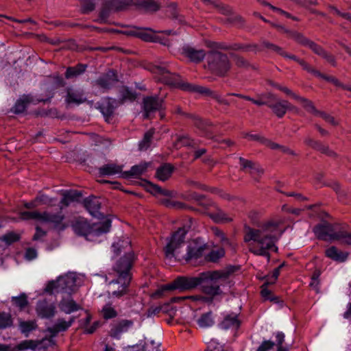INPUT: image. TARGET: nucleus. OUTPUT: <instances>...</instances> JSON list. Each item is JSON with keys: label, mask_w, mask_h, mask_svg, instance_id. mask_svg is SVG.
I'll use <instances>...</instances> for the list:
<instances>
[{"label": "nucleus", "mask_w": 351, "mask_h": 351, "mask_svg": "<svg viewBox=\"0 0 351 351\" xmlns=\"http://www.w3.org/2000/svg\"><path fill=\"white\" fill-rule=\"evenodd\" d=\"M228 272L222 271H206L201 273L197 277H179L175 279L171 284L165 285L156 291L155 297L161 296L165 291L178 289L181 291L191 290L200 285L203 282L209 280H217L227 276Z\"/></svg>", "instance_id": "nucleus-4"}, {"label": "nucleus", "mask_w": 351, "mask_h": 351, "mask_svg": "<svg viewBox=\"0 0 351 351\" xmlns=\"http://www.w3.org/2000/svg\"><path fill=\"white\" fill-rule=\"evenodd\" d=\"M149 70L155 75V77L157 80L164 84L180 88L183 90L210 95L215 98L221 104L226 106L230 105V102L227 99L221 97L219 95L213 92L209 88L197 84L183 82L181 80L180 75L176 73H170L165 67L152 65L149 66Z\"/></svg>", "instance_id": "nucleus-3"}, {"label": "nucleus", "mask_w": 351, "mask_h": 351, "mask_svg": "<svg viewBox=\"0 0 351 351\" xmlns=\"http://www.w3.org/2000/svg\"><path fill=\"white\" fill-rule=\"evenodd\" d=\"M116 107V101L110 98L104 99L99 104V109L106 120L113 114Z\"/></svg>", "instance_id": "nucleus-27"}, {"label": "nucleus", "mask_w": 351, "mask_h": 351, "mask_svg": "<svg viewBox=\"0 0 351 351\" xmlns=\"http://www.w3.org/2000/svg\"><path fill=\"white\" fill-rule=\"evenodd\" d=\"M267 47L269 49H270L271 50L276 51L277 53H279L282 56H287L291 59H293V60H296L303 67L304 69L306 70L309 73H311L314 75H315L317 77H322L323 76V74H322L319 71L315 70V69L312 68L304 60L298 59L295 56H287V54L283 53L282 51L281 48L278 45H267Z\"/></svg>", "instance_id": "nucleus-21"}, {"label": "nucleus", "mask_w": 351, "mask_h": 351, "mask_svg": "<svg viewBox=\"0 0 351 351\" xmlns=\"http://www.w3.org/2000/svg\"><path fill=\"white\" fill-rule=\"evenodd\" d=\"M215 271H226L228 272L227 276L220 278L217 280H209L208 281L203 282L200 285H202V291L206 295H209L211 298H214L215 296L219 295L222 293V291L221 290L220 286L218 285V283L226 280L229 276L235 271V268L234 267H229L224 269L216 270Z\"/></svg>", "instance_id": "nucleus-9"}, {"label": "nucleus", "mask_w": 351, "mask_h": 351, "mask_svg": "<svg viewBox=\"0 0 351 351\" xmlns=\"http://www.w3.org/2000/svg\"><path fill=\"white\" fill-rule=\"evenodd\" d=\"M36 310L38 316L43 318H50L55 315L56 306L46 300H40L37 303Z\"/></svg>", "instance_id": "nucleus-19"}, {"label": "nucleus", "mask_w": 351, "mask_h": 351, "mask_svg": "<svg viewBox=\"0 0 351 351\" xmlns=\"http://www.w3.org/2000/svg\"><path fill=\"white\" fill-rule=\"evenodd\" d=\"M193 123L194 125L198 128L199 130L203 131L205 134V136L208 138H212L209 134L208 128L212 125V123L209 121H205L202 120L199 118L194 117L193 118Z\"/></svg>", "instance_id": "nucleus-43"}, {"label": "nucleus", "mask_w": 351, "mask_h": 351, "mask_svg": "<svg viewBox=\"0 0 351 351\" xmlns=\"http://www.w3.org/2000/svg\"><path fill=\"white\" fill-rule=\"evenodd\" d=\"M154 134V130L153 129H151L148 130L144 135V137L141 141L139 143V149L141 150H145L147 149L151 141L153 138Z\"/></svg>", "instance_id": "nucleus-50"}, {"label": "nucleus", "mask_w": 351, "mask_h": 351, "mask_svg": "<svg viewBox=\"0 0 351 351\" xmlns=\"http://www.w3.org/2000/svg\"><path fill=\"white\" fill-rule=\"evenodd\" d=\"M38 348V342L36 340H23L17 344L12 351H25L27 350H36Z\"/></svg>", "instance_id": "nucleus-36"}, {"label": "nucleus", "mask_w": 351, "mask_h": 351, "mask_svg": "<svg viewBox=\"0 0 351 351\" xmlns=\"http://www.w3.org/2000/svg\"><path fill=\"white\" fill-rule=\"evenodd\" d=\"M182 51L186 57L190 59L191 61L195 62H201L206 56V54L209 53V51L197 48L192 45L184 46L182 49Z\"/></svg>", "instance_id": "nucleus-18"}, {"label": "nucleus", "mask_w": 351, "mask_h": 351, "mask_svg": "<svg viewBox=\"0 0 351 351\" xmlns=\"http://www.w3.org/2000/svg\"><path fill=\"white\" fill-rule=\"evenodd\" d=\"M225 252L223 249H219L217 250H213L211 251L208 256L207 258L208 261L212 262H216L220 258L223 256Z\"/></svg>", "instance_id": "nucleus-58"}, {"label": "nucleus", "mask_w": 351, "mask_h": 351, "mask_svg": "<svg viewBox=\"0 0 351 351\" xmlns=\"http://www.w3.org/2000/svg\"><path fill=\"white\" fill-rule=\"evenodd\" d=\"M284 221L282 218L276 217L263 223L257 228L245 227L243 241L248 244L249 251L256 256H265L269 261V251L278 252L276 243L282 234L279 228Z\"/></svg>", "instance_id": "nucleus-1"}, {"label": "nucleus", "mask_w": 351, "mask_h": 351, "mask_svg": "<svg viewBox=\"0 0 351 351\" xmlns=\"http://www.w3.org/2000/svg\"><path fill=\"white\" fill-rule=\"evenodd\" d=\"M246 137H248L250 140L260 141L262 144L265 145V146L269 147L271 149H275L278 147H279V144L274 143L269 139H267L263 136H261L258 134H246Z\"/></svg>", "instance_id": "nucleus-41"}, {"label": "nucleus", "mask_w": 351, "mask_h": 351, "mask_svg": "<svg viewBox=\"0 0 351 351\" xmlns=\"http://www.w3.org/2000/svg\"><path fill=\"white\" fill-rule=\"evenodd\" d=\"M112 250L116 255L121 256L113 267L116 279L112 280L110 284L119 285L117 290L112 291V295L121 297L127 293L128 287L131 282V269L135 261V255L132 250L131 241L128 238L119 239L112 244Z\"/></svg>", "instance_id": "nucleus-2"}, {"label": "nucleus", "mask_w": 351, "mask_h": 351, "mask_svg": "<svg viewBox=\"0 0 351 351\" xmlns=\"http://www.w3.org/2000/svg\"><path fill=\"white\" fill-rule=\"evenodd\" d=\"M32 101V98L29 96L24 95L18 99L13 107V112L14 113H21L26 109L27 106Z\"/></svg>", "instance_id": "nucleus-37"}, {"label": "nucleus", "mask_w": 351, "mask_h": 351, "mask_svg": "<svg viewBox=\"0 0 351 351\" xmlns=\"http://www.w3.org/2000/svg\"><path fill=\"white\" fill-rule=\"evenodd\" d=\"M277 27L282 32L287 33L289 38L291 39V41L292 42L300 43L302 44H313V42H310L306 37L300 33L289 32L280 25L278 26Z\"/></svg>", "instance_id": "nucleus-31"}, {"label": "nucleus", "mask_w": 351, "mask_h": 351, "mask_svg": "<svg viewBox=\"0 0 351 351\" xmlns=\"http://www.w3.org/2000/svg\"><path fill=\"white\" fill-rule=\"evenodd\" d=\"M74 320V317H71L69 321L58 319L53 326L47 328V331L52 337H56L58 333L66 330L72 325Z\"/></svg>", "instance_id": "nucleus-22"}, {"label": "nucleus", "mask_w": 351, "mask_h": 351, "mask_svg": "<svg viewBox=\"0 0 351 351\" xmlns=\"http://www.w3.org/2000/svg\"><path fill=\"white\" fill-rule=\"evenodd\" d=\"M75 278L74 274H69L63 276H60L56 281L51 282L48 286V290L57 289L69 293L73 290L75 286Z\"/></svg>", "instance_id": "nucleus-13"}, {"label": "nucleus", "mask_w": 351, "mask_h": 351, "mask_svg": "<svg viewBox=\"0 0 351 351\" xmlns=\"http://www.w3.org/2000/svg\"><path fill=\"white\" fill-rule=\"evenodd\" d=\"M311 50L314 51L317 55L320 56L321 57L325 58L330 63H334L335 60L332 56L328 54L326 51L324 50V49L322 47V45H309Z\"/></svg>", "instance_id": "nucleus-48"}, {"label": "nucleus", "mask_w": 351, "mask_h": 351, "mask_svg": "<svg viewBox=\"0 0 351 351\" xmlns=\"http://www.w3.org/2000/svg\"><path fill=\"white\" fill-rule=\"evenodd\" d=\"M19 235L14 232H8L1 237V240L7 244H11L19 239Z\"/></svg>", "instance_id": "nucleus-59"}, {"label": "nucleus", "mask_w": 351, "mask_h": 351, "mask_svg": "<svg viewBox=\"0 0 351 351\" xmlns=\"http://www.w3.org/2000/svg\"><path fill=\"white\" fill-rule=\"evenodd\" d=\"M158 347V343H156L154 341H151L145 343L142 351H160Z\"/></svg>", "instance_id": "nucleus-64"}, {"label": "nucleus", "mask_w": 351, "mask_h": 351, "mask_svg": "<svg viewBox=\"0 0 351 351\" xmlns=\"http://www.w3.org/2000/svg\"><path fill=\"white\" fill-rule=\"evenodd\" d=\"M37 327L38 325L35 320L24 321L20 319L19 322V328L21 332L26 337L29 336L31 332L35 330Z\"/></svg>", "instance_id": "nucleus-33"}, {"label": "nucleus", "mask_w": 351, "mask_h": 351, "mask_svg": "<svg viewBox=\"0 0 351 351\" xmlns=\"http://www.w3.org/2000/svg\"><path fill=\"white\" fill-rule=\"evenodd\" d=\"M13 321L10 313L0 312V330L9 328L12 326Z\"/></svg>", "instance_id": "nucleus-49"}, {"label": "nucleus", "mask_w": 351, "mask_h": 351, "mask_svg": "<svg viewBox=\"0 0 351 351\" xmlns=\"http://www.w3.org/2000/svg\"><path fill=\"white\" fill-rule=\"evenodd\" d=\"M206 248V245L199 238L189 242L186 247V253L184 256L187 263L196 261L203 256Z\"/></svg>", "instance_id": "nucleus-11"}, {"label": "nucleus", "mask_w": 351, "mask_h": 351, "mask_svg": "<svg viewBox=\"0 0 351 351\" xmlns=\"http://www.w3.org/2000/svg\"><path fill=\"white\" fill-rule=\"evenodd\" d=\"M174 167L169 163H165L160 166L156 172V177L160 181L167 180L171 176Z\"/></svg>", "instance_id": "nucleus-26"}, {"label": "nucleus", "mask_w": 351, "mask_h": 351, "mask_svg": "<svg viewBox=\"0 0 351 351\" xmlns=\"http://www.w3.org/2000/svg\"><path fill=\"white\" fill-rule=\"evenodd\" d=\"M101 314L105 319H112L118 315L117 311L111 304H107L103 306Z\"/></svg>", "instance_id": "nucleus-47"}, {"label": "nucleus", "mask_w": 351, "mask_h": 351, "mask_svg": "<svg viewBox=\"0 0 351 351\" xmlns=\"http://www.w3.org/2000/svg\"><path fill=\"white\" fill-rule=\"evenodd\" d=\"M81 193L77 191H66L62 193V198L60 201V208L68 206L71 203L77 201L81 197Z\"/></svg>", "instance_id": "nucleus-28"}, {"label": "nucleus", "mask_w": 351, "mask_h": 351, "mask_svg": "<svg viewBox=\"0 0 351 351\" xmlns=\"http://www.w3.org/2000/svg\"><path fill=\"white\" fill-rule=\"evenodd\" d=\"M192 220H189V225H184L173 232L171 237L168 239L167 243L164 247L165 257L167 258H177L180 256V248L184 243V239L186 233L191 228Z\"/></svg>", "instance_id": "nucleus-6"}, {"label": "nucleus", "mask_w": 351, "mask_h": 351, "mask_svg": "<svg viewBox=\"0 0 351 351\" xmlns=\"http://www.w3.org/2000/svg\"><path fill=\"white\" fill-rule=\"evenodd\" d=\"M123 167L116 165L114 163H108L103 165L99 169V173L101 176H112L115 175H120L123 177V172L122 171Z\"/></svg>", "instance_id": "nucleus-23"}, {"label": "nucleus", "mask_w": 351, "mask_h": 351, "mask_svg": "<svg viewBox=\"0 0 351 351\" xmlns=\"http://www.w3.org/2000/svg\"><path fill=\"white\" fill-rule=\"evenodd\" d=\"M86 101V95L83 90L73 87L66 88L65 102L68 104H77L84 103Z\"/></svg>", "instance_id": "nucleus-16"}, {"label": "nucleus", "mask_w": 351, "mask_h": 351, "mask_svg": "<svg viewBox=\"0 0 351 351\" xmlns=\"http://www.w3.org/2000/svg\"><path fill=\"white\" fill-rule=\"evenodd\" d=\"M64 219V216L60 213H50L48 212L43 213V221L45 223H53L56 227H58L61 225L62 221Z\"/></svg>", "instance_id": "nucleus-34"}, {"label": "nucleus", "mask_w": 351, "mask_h": 351, "mask_svg": "<svg viewBox=\"0 0 351 351\" xmlns=\"http://www.w3.org/2000/svg\"><path fill=\"white\" fill-rule=\"evenodd\" d=\"M134 322L130 319H121L114 323L110 330V335L112 337L119 339L123 333L127 332L132 328Z\"/></svg>", "instance_id": "nucleus-17"}, {"label": "nucleus", "mask_w": 351, "mask_h": 351, "mask_svg": "<svg viewBox=\"0 0 351 351\" xmlns=\"http://www.w3.org/2000/svg\"><path fill=\"white\" fill-rule=\"evenodd\" d=\"M54 337L51 335V337L49 339H43L42 340H36L38 342V350H47L50 347L55 346V341L53 340Z\"/></svg>", "instance_id": "nucleus-52"}, {"label": "nucleus", "mask_w": 351, "mask_h": 351, "mask_svg": "<svg viewBox=\"0 0 351 351\" xmlns=\"http://www.w3.org/2000/svg\"><path fill=\"white\" fill-rule=\"evenodd\" d=\"M313 232L318 239L324 241L341 240L342 237L340 232H335L334 226L327 222L315 226Z\"/></svg>", "instance_id": "nucleus-12"}, {"label": "nucleus", "mask_w": 351, "mask_h": 351, "mask_svg": "<svg viewBox=\"0 0 351 351\" xmlns=\"http://www.w3.org/2000/svg\"><path fill=\"white\" fill-rule=\"evenodd\" d=\"M197 324L201 328L210 327L214 324V320L211 313L203 314L197 320Z\"/></svg>", "instance_id": "nucleus-46"}, {"label": "nucleus", "mask_w": 351, "mask_h": 351, "mask_svg": "<svg viewBox=\"0 0 351 351\" xmlns=\"http://www.w3.org/2000/svg\"><path fill=\"white\" fill-rule=\"evenodd\" d=\"M84 205L91 215L94 217H97L99 215V210L100 209L101 202L98 197H87L84 201Z\"/></svg>", "instance_id": "nucleus-24"}, {"label": "nucleus", "mask_w": 351, "mask_h": 351, "mask_svg": "<svg viewBox=\"0 0 351 351\" xmlns=\"http://www.w3.org/2000/svg\"><path fill=\"white\" fill-rule=\"evenodd\" d=\"M121 97L123 101H133L136 98V95L134 92L129 90L128 88H123L121 91Z\"/></svg>", "instance_id": "nucleus-63"}, {"label": "nucleus", "mask_w": 351, "mask_h": 351, "mask_svg": "<svg viewBox=\"0 0 351 351\" xmlns=\"http://www.w3.org/2000/svg\"><path fill=\"white\" fill-rule=\"evenodd\" d=\"M208 69L219 76H224L230 68L226 55L219 51H211L206 56Z\"/></svg>", "instance_id": "nucleus-8"}, {"label": "nucleus", "mask_w": 351, "mask_h": 351, "mask_svg": "<svg viewBox=\"0 0 351 351\" xmlns=\"http://www.w3.org/2000/svg\"><path fill=\"white\" fill-rule=\"evenodd\" d=\"M294 99L297 101H298L302 107L305 108V110L315 115H316L317 112H318L317 110H316L315 107L314 106L313 102L304 97H302L299 95H294Z\"/></svg>", "instance_id": "nucleus-40"}, {"label": "nucleus", "mask_w": 351, "mask_h": 351, "mask_svg": "<svg viewBox=\"0 0 351 351\" xmlns=\"http://www.w3.org/2000/svg\"><path fill=\"white\" fill-rule=\"evenodd\" d=\"M270 285L269 283H267L265 282L262 286H261V296L267 300L274 301L276 300V298L272 295L270 290L268 289L267 287Z\"/></svg>", "instance_id": "nucleus-55"}, {"label": "nucleus", "mask_w": 351, "mask_h": 351, "mask_svg": "<svg viewBox=\"0 0 351 351\" xmlns=\"http://www.w3.org/2000/svg\"><path fill=\"white\" fill-rule=\"evenodd\" d=\"M149 165L150 163L149 162H141L138 165H134L130 171L123 172V178L138 177L145 172Z\"/></svg>", "instance_id": "nucleus-30"}, {"label": "nucleus", "mask_w": 351, "mask_h": 351, "mask_svg": "<svg viewBox=\"0 0 351 351\" xmlns=\"http://www.w3.org/2000/svg\"><path fill=\"white\" fill-rule=\"evenodd\" d=\"M132 3V0H111L109 4L110 10H121Z\"/></svg>", "instance_id": "nucleus-44"}, {"label": "nucleus", "mask_w": 351, "mask_h": 351, "mask_svg": "<svg viewBox=\"0 0 351 351\" xmlns=\"http://www.w3.org/2000/svg\"><path fill=\"white\" fill-rule=\"evenodd\" d=\"M193 123L194 125L198 128L199 130L203 131L205 134V136L208 138H212L209 134L208 128L212 125V123L209 121H205L202 120L199 118L194 117L193 118Z\"/></svg>", "instance_id": "nucleus-42"}, {"label": "nucleus", "mask_w": 351, "mask_h": 351, "mask_svg": "<svg viewBox=\"0 0 351 351\" xmlns=\"http://www.w3.org/2000/svg\"><path fill=\"white\" fill-rule=\"evenodd\" d=\"M276 343L270 340L263 341L261 344L257 348L256 351H270L274 349Z\"/></svg>", "instance_id": "nucleus-61"}, {"label": "nucleus", "mask_w": 351, "mask_h": 351, "mask_svg": "<svg viewBox=\"0 0 351 351\" xmlns=\"http://www.w3.org/2000/svg\"><path fill=\"white\" fill-rule=\"evenodd\" d=\"M125 34L135 38H140L145 43H156L163 44L169 42L170 36L177 35V32L173 30H165L156 32L151 28H143L134 27L125 32Z\"/></svg>", "instance_id": "nucleus-5"}, {"label": "nucleus", "mask_w": 351, "mask_h": 351, "mask_svg": "<svg viewBox=\"0 0 351 351\" xmlns=\"http://www.w3.org/2000/svg\"><path fill=\"white\" fill-rule=\"evenodd\" d=\"M315 116H318L322 117L324 120H325L326 122L330 123L331 125L336 126L339 124L338 121L335 119V118L331 116L330 114H328L324 112L319 111L317 112Z\"/></svg>", "instance_id": "nucleus-60"}, {"label": "nucleus", "mask_w": 351, "mask_h": 351, "mask_svg": "<svg viewBox=\"0 0 351 351\" xmlns=\"http://www.w3.org/2000/svg\"><path fill=\"white\" fill-rule=\"evenodd\" d=\"M163 100L158 97H147L143 99L144 117L149 118L151 113L159 110L162 107Z\"/></svg>", "instance_id": "nucleus-15"}, {"label": "nucleus", "mask_w": 351, "mask_h": 351, "mask_svg": "<svg viewBox=\"0 0 351 351\" xmlns=\"http://www.w3.org/2000/svg\"><path fill=\"white\" fill-rule=\"evenodd\" d=\"M263 97L269 99L268 107L278 118L283 117L288 110L298 111L288 101L278 98L271 93L264 95Z\"/></svg>", "instance_id": "nucleus-10"}, {"label": "nucleus", "mask_w": 351, "mask_h": 351, "mask_svg": "<svg viewBox=\"0 0 351 351\" xmlns=\"http://www.w3.org/2000/svg\"><path fill=\"white\" fill-rule=\"evenodd\" d=\"M110 227L111 220L109 219H105L99 225L93 224L90 226L87 221L84 219H79L73 224L74 232L78 235L84 237H87L91 234H100L106 233L110 230Z\"/></svg>", "instance_id": "nucleus-7"}, {"label": "nucleus", "mask_w": 351, "mask_h": 351, "mask_svg": "<svg viewBox=\"0 0 351 351\" xmlns=\"http://www.w3.org/2000/svg\"><path fill=\"white\" fill-rule=\"evenodd\" d=\"M240 322L237 319L236 315H229L225 317L223 320L220 324V326L223 329H228L231 327L238 328Z\"/></svg>", "instance_id": "nucleus-38"}, {"label": "nucleus", "mask_w": 351, "mask_h": 351, "mask_svg": "<svg viewBox=\"0 0 351 351\" xmlns=\"http://www.w3.org/2000/svg\"><path fill=\"white\" fill-rule=\"evenodd\" d=\"M165 3H167V12L169 13L170 16L173 19H178L179 14L177 9V3L175 2H169L165 0Z\"/></svg>", "instance_id": "nucleus-57"}, {"label": "nucleus", "mask_w": 351, "mask_h": 351, "mask_svg": "<svg viewBox=\"0 0 351 351\" xmlns=\"http://www.w3.org/2000/svg\"><path fill=\"white\" fill-rule=\"evenodd\" d=\"M148 190H149V191L151 193H153L154 195L162 194V195H167V196H169L171 195V192L170 191H167V190H163L160 187H159L158 186L154 185V184H150L149 186V189Z\"/></svg>", "instance_id": "nucleus-62"}, {"label": "nucleus", "mask_w": 351, "mask_h": 351, "mask_svg": "<svg viewBox=\"0 0 351 351\" xmlns=\"http://www.w3.org/2000/svg\"><path fill=\"white\" fill-rule=\"evenodd\" d=\"M86 68V65L79 64L75 66L69 67L65 73V77L67 79L73 78L83 73Z\"/></svg>", "instance_id": "nucleus-39"}, {"label": "nucleus", "mask_w": 351, "mask_h": 351, "mask_svg": "<svg viewBox=\"0 0 351 351\" xmlns=\"http://www.w3.org/2000/svg\"><path fill=\"white\" fill-rule=\"evenodd\" d=\"M20 217L23 220L34 219L42 222L43 213L37 210L23 211L20 213Z\"/></svg>", "instance_id": "nucleus-45"}, {"label": "nucleus", "mask_w": 351, "mask_h": 351, "mask_svg": "<svg viewBox=\"0 0 351 351\" xmlns=\"http://www.w3.org/2000/svg\"><path fill=\"white\" fill-rule=\"evenodd\" d=\"M119 81L117 72L109 70L95 80V84L104 90L110 89Z\"/></svg>", "instance_id": "nucleus-14"}, {"label": "nucleus", "mask_w": 351, "mask_h": 351, "mask_svg": "<svg viewBox=\"0 0 351 351\" xmlns=\"http://www.w3.org/2000/svg\"><path fill=\"white\" fill-rule=\"evenodd\" d=\"M165 0H142L139 3L140 6L147 12H156L160 9Z\"/></svg>", "instance_id": "nucleus-35"}, {"label": "nucleus", "mask_w": 351, "mask_h": 351, "mask_svg": "<svg viewBox=\"0 0 351 351\" xmlns=\"http://www.w3.org/2000/svg\"><path fill=\"white\" fill-rule=\"evenodd\" d=\"M231 57L238 67L245 68L248 66L247 61L237 53H232Z\"/></svg>", "instance_id": "nucleus-56"}, {"label": "nucleus", "mask_w": 351, "mask_h": 351, "mask_svg": "<svg viewBox=\"0 0 351 351\" xmlns=\"http://www.w3.org/2000/svg\"><path fill=\"white\" fill-rule=\"evenodd\" d=\"M325 254L327 257L333 261L339 262L345 261L347 259L348 255L347 253H344L338 250V249L335 246H332L328 248L326 250Z\"/></svg>", "instance_id": "nucleus-32"}, {"label": "nucleus", "mask_w": 351, "mask_h": 351, "mask_svg": "<svg viewBox=\"0 0 351 351\" xmlns=\"http://www.w3.org/2000/svg\"><path fill=\"white\" fill-rule=\"evenodd\" d=\"M82 12L87 14L95 8V0H81Z\"/></svg>", "instance_id": "nucleus-53"}, {"label": "nucleus", "mask_w": 351, "mask_h": 351, "mask_svg": "<svg viewBox=\"0 0 351 351\" xmlns=\"http://www.w3.org/2000/svg\"><path fill=\"white\" fill-rule=\"evenodd\" d=\"M12 301L16 306L21 309L27 305V296L25 293L21 294L18 297H13Z\"/></svg>", "instance_id": "nucleus-54"}, {"label": "nucleus", "mask_w": 351, "mask_h": 351, "mask_svg": "<svg viewBox=\"0 0 351 351\" xmlns=\"http://www.w3.org/2000/svg\"><path fill=\"white\" fill-rule=\"evenodd\" d=\"M36 201L40 205H46L47 206H53L55 205L56 199L50 197L45 194H39L36 197Z\"/></svg>", "instance_id": "nucleus-51"}, {"label": "nucleus", "mask_w": 351, "mask_h": 351, "mask_svg": "<svg viewBox=\"0 0 351 351\" xmlns=\"http://www.w3.org/2000/svg\"><path fill=\"white\" fill-rule=\"evenodd\" d=\"M267 47L269 49H270L271 50L276 51L277 53H279L282 56H287L291 59H293V60H296L303 67L304 69L306 70L309 73H311L314 75H315L317 77H322L323 76V74H322L319 71L315 70V69L312 68L304 60L298 59L295 56H287V54L283 53L282 51L281 48L278 45H267Z\"/></svg>", "instance_id": "nucleus-20"}, {"label": "nucleus", "mask_w": 351, "mask_h": 351, "mask_svg": "<svg viewBox=\"0 0 351 351\" xmlns=\"http://www.w3.org/2000/svg\"><path fill=\"white\" fill-rule=\"evenodd\" d=\"M59 308L62 312L66 314H70L81 308L80 306L73 299L62 300L59 303Z\"/></svg>", "instance_id": "nucleus-29"}, {"label": "nucleus", "mask_w": 351, "mask_h": 351, "mask_svg": "<svg viewBox=\"0 0 351 351\" xmlns=\"http://www.w3.org/2000/svg\"><path fill=\"white\" fill-rule=\"evenodd\" d=\"M215 212L209 213L208 215L216 223H229L233 221L234 216L229 215L215 206Z\"/></svg>", "instance_id": "nucleus-25"}]
</instances>
